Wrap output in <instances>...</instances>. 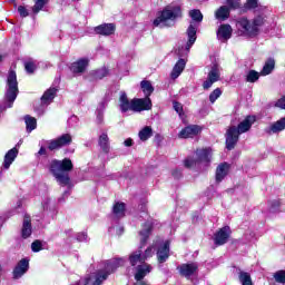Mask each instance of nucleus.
I'll return each instance as SVG.
<instances>
[{
    "label": "nucleus",
    "mask_w": 285,
    "mask_h": 285,
    "mask_svg": "<svg viewBox=\"0 0 285 285\" xmlns=\"http://www.w3.org/2000/svg\"><path fill=\"white\" fill-rule=\"evenodd\" d=\"M124 264H126L124 258H114L111 261H107L104 268L98 269L97 273L87 275L85 278H81L71 285H101L104 282H106V279H108V275L115 273L116 269H118L119 266H124Z\"/></svg>",
    "instance_id": "1"
},
{
    "label": "nucleus",
    "mask_w": 285,
    "mask_h": 285,
    "mask_svg": "<svg viewBox=\"0 0 285 285\" xmlns=\"http://www.w3.org/2000/svg\"><path fill=\"white\" fill-rule=\"evenodd\" d=\"M118 108L122 115L127 112H141L144 110H150L153 108V101L150 98H134L128 99V95L125 91L120 92L118 100Z\"/></svg>",
    "instance_id": "2"
},
{
    "label": "nucleus",
    "mask_w": 285,
    "mask_h": 285,
    "mask_svg": "<svg viewBox=\"0 0 285 285\" xmlns=\"http://www.w3.org/2000/svg\"><path fill=\"white\" fill-rule=\"evenodd\" d=\"M257 119L255 116H247L243 121L238 124V126H229L225 134L226 139V148L227 150H233L235 146H237V141H239V135H244V132H248L255 124Z\"/></svg>",
    "instance_id": "3"
},
{
    "label": "nucleus",
    "mask_w": 285,
    "mask_h": 285,
    "mask_svg": "<svg viewBox=\"0 0 285 285\" xmlns=\"http://www.w3.org/2000/svg\"><path fill=\"white\" fill-rule=\"evenodd\" d=\"M73 165L70 158H65L63 160H51L49 165V170L51 175L57 179L60 186H69L70 185V176L68 173L72 170Z\"/></svg>",
    "instance_id": "4"
},
{
    "label": "nucleus",
    "mask_w": 285,
    "mask_h": 285,
    "mask_svg": "<svg viewBox=\"0 0 285 285\" xmlns=\"http://www.w3.org/2000/svg\"><path fill=\"white\" fill-rule=\"evenodd\" d=\"M189 17L193 19V21L187 29L188 41L185 49L184 47H181L176 50L178 57H186L190 48H193V46L195 45V41H197V24L195 23V21H197L198 23H202V21H204V14H202V11L197 9L189 11Z\"/></svg>",
    "instance_id": "5"
},
{
    "label": "nucleus",
    "mask_w": 285,
    "mask_h": 285,
    "mask_svg": "<svg viewBox=\"0 0 285 285\" xmlns=\"http://www.w3.org/2000/svg\"><path fill=\"white\" fill-rule=\"evenodd\" d=\"M181 17V8L179 6H167L160 14L154 20L157 28H166L173 26L176 19Z\"/></svg>",
    "instance_id": "6"
},
{
    "label": "nucleus",
    "mask_w": 285,
    "mask_h": 285,
    "mask_svg": "<svg viewBox=\"0 0 285 285\" xmlns=\"http://www.w3.org/2000/svg\"><path fill=\"white\" fill-rule=\"evenodd\" d=\"M262 26H264V18H262V16L254 18L253 21L248 20L247 18H240L236 22L238 31L246 37H257Z\"/></svg>",
    "instance_id": "7"
},
{
    "label": "nucleus",
    "mask_w": 285,
    "mask_h": 285,
    "mask_svg": "<svg viewBox=\"0 0 285 285\" xmlns=\"http://www.w3.org/2000/svg\"><path fill=\"white\" fill-rule=\"evenodd\" d=\"M212 157H213V150L210 148L197 149L196 159H193V158L185 159V168H193L194 166H197V164H203L204 166H208V164H210Z\"/></svg>",
    "instance_id": "8"
},
{
    "label": "nucleus",
    "mask_w": 285,
    "mask_h": 285,
    "mask_svg": "<svg viewBox=\"0 0 285 285\" xmlns=\"http://www.w3.org/2000/svg\"><path fill=\"white\" fill-rule=\"evenodd\" d=\"M19 95V82L17 81V72L10 71L7 77V101H9L8 108H12V102Z\"/></svg>",
    "instance_id": "9"
},
{
    "label": "nucleus",
    "mask_w": 285,
    "mask_h": 285,
    "mask_svg": "<svg viewBox=\"0 0 285 285\" xmlns=\"http://www.w3.org/2000/svg\"><path fill=\"white\" fill-rule=\"evenodd\" d=\"M153 255H155L154 247H148L144 254L141 253V249H138L129 256V262H130L131 266H137V264H140V266H142V264H148L145 262H146V259H150V257H153Z\"/></svg>",
    "instance_id": "10"
},
{
    "label": "nucleus",
    "mask_w": 285,
    "mask_h": 285,
    "mask_svg": "<svg viewBox=\"0 0 285 285\" xmlns=\"http://www.w3.org/2000/svg\"><path fill=\"white\" fill-rule=\"evenodd\" d=\"M70 144H72V136H70V134H65L57 139L50 140L48 142V149L59 150V148H63V146H70Z\"/></svg>",
    "instance_id": "11"
},
{
    "label": "nucleus",
    "mask_w": 285,
    "mask_h": 285,
    "mask_svg": "<svg viewBox=\"0 0 285 285\" xmlns=\"http://www.w3.org/2000/svg\"><path fill=\"white\" fill-rule=\"evenodd\" d=\"M219 65L214 63L208 72L206 81L203 83L204 90H208L213 87V83H217L219 81Z\"/></svg>",
    "instance_id": "12"
},
{
    "label": "nucleus",
    "mask_w": 285,
    "mask_h": 285,
    "mask_svg": "<svg viewBox=\"0 0 285 285\" xmlns=\"http://www.w3.org/2000/svg\"><path fill=\"white\" fill-rule=\"evenodd\" d=\"M229 237H230V227L225 226L215 233L214 244L216 246H224V244L228 242Z\"/></svg>",
    "instance_id": "13"
},
{
    "label": "nucleus",
    "mask_w": 285,
    "mask_h": 285,
    "mask_svg": "<svg viewBox=\"0 0 285 285\" xmlns=\"http://www.w3.org/2000/svg\"><path fill=\"white\" fill-rule=\"evenodd\" d=\"M29 268H30V261H28L27 258H22L13 268V272H12L13 279H21V276L26 275Z\"/></svg>",
    "instance_id": "14"
},
{
    "label": "nucleus",
    "mask_w": 285,
    "mask_h": 285,
    "mask_svg": "<svg viewBox=\"0 0 285 285\" xmlns=\"http://www.w3.org/2000/svg\"><path fill=\"white\" fill-rule=\"evenodd\" d=\"M170 257V242L166 240L160 244L157 250V259L159 264H164Z\"/></svg>",
    "instance_id": "15"
},
{
    "label": "nucleus",
    "mask_w": 285,
    "mask_h": 285,
    "mask_svg": "<svg viewBox=\"0 0 285 285\" xmlns=\"http://www.w3.org/2000/svg\"><path fill=\"white\" fill-rule=\"evenodd\" d=\"M202 132V128L197 125L187 126L179 132L178 137L180 139H188L191 137H196V135H199Z\"/></svg>",
    "instance_id": "16"
},
{
    "label": "nucleus",
    "mask_w": 285,
    "mask_h": 285,
    "mask_svg": "<svg viewBox=\"0 0 285 285\" xmlns=\"http://www.w3.org/2000/svg\"><path fill=\"white\" fill-rule=\"evenodd\" d=\"M89 60L86 58L79 59L71 63L70 71L73 75H82V72H86V68H88Z\"/></svg>",
    "instance_id": "17"
},
{
    "label": "nucleus",
    "mask_w": 285,
    "mask_h": 285,
    "mask_svg": "<svg viewBox=\"0 0 285 285\" xmlns=\"http://www.w3.org/2000/svg\"><path fill=\"white\" fill-rule=\"evenodd\" d=\"M233 37V27L230 24H222L217 30L219 41H228Z\"/></svg>",
    "instance_id": "18"
},
{
    "label": "nucleus",
    "mask_w": 285,
    "mask_h": 285,
    "mask_svg": "<svg viewBox=\"0 0 285 285\" xmlns=\"http://www.w3.org/2000/svg\"><path fill=\"white\" fill-rule=\"evenodd\" d=\"M197 263L183 264L179 267V273L183 277H190L197 273Z\"/></svg>",
    "instance_id": "19"
},
{
    "label": "nucleus",
    "mask_w": 285,
    "mask_h": 285,
    "mask_svg": "<svg viewBox=\"0 0 285 285\" xmlns=\"http://www.w3.org/2000/svg\"><path fill=\"white\" fill-rule=\"evenodd\" d=\"M96 35H102L104 37H110V35H115V24L105 23L95 28Z\"/></svg>",
    "instance_id": "20"
},
{
    "label": "nucleus",
    "mask_w": 285,
    "mask_h": 285,
    "mask_svg": "<svg viewBox=\"0 0 285 285\" xmlns=\"http://www.w3.org/2000/svg\"><path fill=\"white\" fill-rule=\"evenodd\" d=\"M17 155H19L17 147H13L4 155L3 168H6V170L12 166V163L17 159Z\"/></svg>",
    "instance_id": "21"
},
{
    "label": "nucleus",
    "mask_w": 285,
    "mask_h": 285,
    "mask_svg": "<svg viewBox=\"0 0 285 285\" xmlns=\"http://www.w3.org/2000/svg\"><path fill=\"white\" fill-rule=\"evenodd\" d=\"M32 235V223L30 220V216H24L21 229V237L23 239H28Z\"/></svg>",
    "instance_id": "22"
},
{
    "label": "nucleus",
    "mask_w": 285,
    "mask_h": 285,
    "mask_svg": "<svg viewBox=\"0 0 285 285\" xmlns=\"http://www.w3.org/2000/svg\"><path fill=\"white\" fill-rule=\"evenodd\" d=\"M126 215V204L124 203H116L112 207V218L114 219H121Z\"/></svg>",
    "instance_id": "23"
},
{
    "label": "nucleus",
    "mask_w": 285,
    "mask_h": 285,
    "mask_svg": "<svg viewBox=\"0 0 285 285\" xmlns=\"http://www.w3.org/2000/svg\"><path fill=\"white\" fill-rule=\"evenodd\" d=\"M184 68H186V60L180 58L171 70V79H177L184 72Z\"/></svg>",
    "instance_id": "24"
},
{
    "label": "nucleus",
    "mask_w": 285,
    "mask_h": 285,
    "mask_svg": "<svg viewBox=\"0 0 285 285\" xmlns=\"http://www.w3.org/2000/svg\"><path fill=\"white\" fill-rule=\"evenodd\" d=\"M230 166L228 165V163H223L220 165H218L217 169H216V181L219 184V181H222L224 179V177H226V175H228V170H229Z\"/></svg>",
    "instance_id": "25"
},
{
    "label": "nucleus",
    "mask_w": 285,
    "mask_h": 285,
    "mask_svg": "<svg viewBox=\"0 0 285 285\" xmlns=\"http://www.w3.org/2000/svg\"><path fill=\"white\" fill-rule=\"evenodd\" d=\"M150 230H153V224L146 223L144 225L142 230L139 232L141 246H144V244L148 242V237L150 236Z\"/></svg>",
    "instance_id": "26"
},
{
    "label": "nucleus",
    "mask_w": 285,
    "mask_h": 285,
    "mask_svg": "<svg viewBox=\"0 0 285 285\" xmlns=\"http://www.w3.org/2000/svg\"><path fill=\"white\" fill-rule=\"evenodd\" d=\"M140 88L145 95V99H150V96L153 95V92H155V88L153 87V83H150V81L148 80H142L140 82Z\"/></svg>",
    "instance_id": "27"
},
{
    "label": "nucleus",
    "mask_w": 285,
    "mask_h": 285,
    "mask_svg": "<svg viewBox=\"0 0 285 285\" xmlns=\"http://www.w3.org/2000/svg\"><path fill=\"white\" fill-rule=\"evenodd\" d=\"M282 130H285V117L271 125L267 132L277 134L282 132Z\"/></svg>",
    "instance_id": "28"
},
{
    "label": "nucleus",
    "mask_w": 285,
    "mask_h": 285,
    "mask_svg": "<svg viewBox=\"0 0 285 285\" xmlns=\"http://www.w3.org/2000/svg\"><path fill=\"white\" fill-rule=\"evenodd\" d=\"M215 17L220 21H226V19L230 17V9H228L226 6H223L215 12Z\"/></svg>",
    "instance_id": "29"
},
{
    "label": "nucleus",
    "mask_w": 285,
    "mask_h": 285,
    "mask_svg": "<svg viewBox=\"0 0 285 285\" xmlns=\"http://www.w3.org/2000/svg\"><path fill=\"white\" fill-rule=\"evenodd\" d=\"M99 146L104 153H108L110 150V142L108 138V134L104 132L99 136Z\"/></svg>",
    "instance_id": "30"
},
{
    "label": "nucleus",
    "mask_w": 285,
    "mask_h": 285,
    "mask_svg": "<svg viewBox=\"0 0 285 285\" xmlns=\"http://www.w3.org/2000/svg\"><path fill=\"white\" fill-rule=\"evenodd\" d=\"M273 70H275V59L269 58L265 62L263 70L261 71V75L263 77H266V75H271V72H273Z\"/></svg>",
    "instance_id": "31"
},
{
    "label": "nucleus",
    "mask_w": 285,
    "mask_h": 285,
    "mask_svg": "<svg viewBox=\"0 0 285 285\" xmlns=\"http://www.w3.org/2000/svg\"><path fill=\"white\" fill-rule=\"evenodd\" d=\"M57 95V88H49L41 97L42 104H50Z\"/></svg>",
    "instance_id": "32"
},
{
    "label": "nucleus",
    "mask_w": 285,
    "mask_h": 285,
    "mask_svg": "<svg viewBox=\"0 0 285 285\" xmlns=\"http://www.w3.org/2000/svg\"><path fill=\"white\" fill-rule=\"evenodd\" d=\"M138 136H139L140 141H148V139H150V137H153V128L149 126L144 127L139 131Z\"/></svg>",
    "instance_id": "33"
},
{
    "label": "nucleus",
    "mask_w": 285,
    "mask_h": 285,
    "mask_svg": "<svg viewBox=\"0 0 285 285\" xmlns=\"http://www.w3.org/2000/svg\"><path fill=\"white\" fill-rule=\"evenodd\" d=\"M238 279L242 285H253V279L250 278V274L247 272H238Z\"/></svg>",
    "instance_id": "34"
},
{
    "label": "nucleus",
    "mask_w": 285,
    "mask_h": 285,
    "mask_svg": "<svg viewBox=\"0 0 285 285\" xmlns=\"http://www.w3.org/2000/svg\"><path fill=\"white\" fill-rule=\"evenodd\" d=\"M24 122L27 126V132H32V130L37 128V119L35 117L26 116Z\"/></svg>",
    "instance_id": "35"
},
{
    "label": "nucleus",
    "mask_w": 285,
    "mask_h": 285,
    "mask_svg": "<svg viewBox=\"0 0 285 285\" xmlns=\"http://www.w3.org/2000/svg\"><path fill=\"white\" fill-rule=\"evenodd\" d=\"M33 1H35V6L32 7V12L33 14H39V12L43 10V6H46V3H48L50 0H33Z\"/></svg>",
    "instance_id": "36"
},
{
    "label": "nucleus",
    "mask_w": 285,
    "mask_h": 285,
    "mask_svg": "<svg viewBox=\"0 0 285 285\" xmlns=\"http://www.w3.org/2000/svg\"><path fill=\"white\" fill-rule=\"evenodd\" d=\"M259 80V72L255 70H249L246 75L245 81L248 83H255V81Z\"/></svg>",
    "instance_id": "37"
},
{
    "label": "nucleus",
    "mask_w": 285,
    "mask_h": 285,
    "mask_svg": "<svg viewBox=\"0 0 285 285\" xmlns=\"http://www.w3.org/2000/svg\"><path fill=\"white\" fill-rule=\"evenodd\" d=\"M227 8L228 10H237L242 8V1L240 0H227Z\"/></svg>",
    "instance_id": "38"
},
{
    "label": "nucleus",
    "mask_w": 285,
    "mask_h": 285,
    "mask_svg": "<svg viewBox=\"0 0 285 285\" xmlns=\"http://www.w3.org/2000/svg\"><path fill=\"white\" fill-rule=\"evenodd\" d=\"M220 97H222V89L216 88V89L209 95V101H210V104H215Z\"/></svg>",
    "instance_id": "39"
},
{
    "label": "nucleus",
    "mask_w": 285,
    "mask_h": 285,
    "mask_svg": "<svg viewBox=\"0 0 285 285\" xmlns=\"http://www.w3.org/2000/svg\"><path fill=\"white\" fill-rule=\"evenodd\" d=\"M92 76L96 79H104V77H108V69L101 68L92 72Z\"/></svg>",
    "instance_id": "40"
},
{
    "label": "nucleus",
    "mask_w": 285,
    "mask_h": 285,
    "mask_svg": "<svg viewBox=\"0 0 285 285\" xmlns=\"http://www.w3.org/2000/svg\"><path fill=\"white\" fill-rule=\"evenodd\" d=\"M274 279L278 284H285V271H278L274 274Z\"/></svg>",
    "instance_id": "41"
},
{
    "label": "nucleus",
    "mask_w": 285,
    "mask_h": 285,
    "mask_svg": "<svg viewBox=\"0 0 285 285\" xmlns=\"http://www.w3.org/2000/svg\"><path fill=\"white\" fill-rule=\"evenodd\" d=\"M258 1L259 0H247L244 6V9L245 10H255V8H257V6H258Z\"/></svg>",
    "instance_id": "42"
},
{
    "label": "nucleus",
    "mask_w": 285,
    "mask_h": 285,
    "mask_svg": "<svg viewBox=\"0 0 285 285\" xmlns=\"http://www.w3.org/2000/svg\"><path fill=\"white\" fill-rule=\"evenodd\" d=\"M31 250L33 253H39V250H43V244L41 243V240H35L31 244Z\"/></svg>",
    "instance_id": "43"
},
{
    "label": "nucleus",
    "mask_w": 285,
    "mask_h": 285,
    "mask_svg": "<svg viewBox=\"0 0 285 285\" xmlns=\"http://www.w3.org/2000/svg\"><path fill=\"white\" fill-rule=\"evenodd\" d=\"M109 233H111V235H124V227L122 226H111L109 228Z\"/></svg>",
    "instance_id": "44"
},
{
    "label": "nucleus",
    "mask_w": 285,
    "mask_h": 285,
    "mask_svg": "<svg viewBox=\"0 0 285 285\" xmlns=\"http://www.w3.org/2000/svg\"><path fill=\"white\" fill-rule=\"evenodd\" d=\"M24 69L29 75H32V72L37 70V65H35L32 61H28L24 63Z\"/></svg>",
    "instance_id": "45"
},
{
    "label": "nucleus",
    "mask_w": 285,
    "mask_h": 285,
    "mask_svg": "<svg viewBox=\"0 0 285 285\" xmlns=\"http://www.w3.org/2000/svg\"><path fill=\"white\" fill-rule=\"evenodd\" d=\"M18 12L20 17H28L30 14V11H28V9L23 6L18 7Z\"/></svg>",
    "instance_id": "46"
},
{
    "label": "nucleus",
    "mask_w": 285,
    "mask_h": 285,
    "mask_svg": "<svg viewBox=\"0 0 285 285\" xmlns=\"http://www.w3.org/2000/svg\"><path fill=\"white\" fill-rule=\"evenodd\" d=\"M173 106H174V110H176L178 115H181V112H184V107L181 106V104L174 101Z\"/></svg>",
    "instance_id": "47"
},
{
    "label": "nucleus",
    "mask_w": 285,
    "mask_h": 285,
    "mask_svg": "<svg viewBox=\"0 0 285 285\" xmlns=\"http://www.w3.org/2000/svg\"><path fill=\"white\" fill-rule=\"evenodd\" d=\"M275 107L285 110V96L275 102Z\"/></svg>",
    "instance_id": "48"
},
{
    "label": "nucleus",
    "mask_w": 285,
    "mask_h": 285,
    "mask_svg": "<svg viewBox=\"0 0 285 285\" xmlns=\"http://www.w3.org/2000/svg\"><path fill=\"white\" fill-rule=\"evenodd\" d=\"M76 239L78 242H87L88 240V235L86 233H78L76 235Z\"/></svg>",
    "instance_id": "49"
},
{
    "label": "nucleus",
    "mask_w": 285,
    "mask_h": 285,
    "mask_svg": "<svg viewBox=\"0 0 285 285\" xmlns=\"http://www.w3.org/2000/svg\"><path fill=\"white\" fill-rule=\"evenodd\" d=\"M174 177L179 178L181 176V171L179 169H176L173 171Z\"/></svg>",
    "instance_id": "50"
},
{
    "label": "nucleus",
    "mask_w": 285,
    "mask_h": 285,
    "mask_svg": "<svg viewBox=\"0 0 285 285\" xmlns=\"http://www.w3.org/2000/svg\"><path fill=\"white\" fill-rule=\"evenodd\" d=\"M124 144H125V146L130 147V146H132V139L128 138L125 140Z\"/></svg>",
    "instance_id": "51"
},
{
    "label": "nucleus",
    "mask_w": 285,
    "mask_h": 285,
    "mask_svg": "<svg viewBox=\"0 0 285 285\" xmlns=\"http://www.w3.org/2000/svg\"><path fill=\"white\" fill-rule=\"evenodd\" d=\"M38 155H46V148L41 147L38 151Z\"/></svg>",
    "instance_id": "52"
},
{
    "label": "nucleus",
    "mask_w": 285,
    "mask_h": 285,
    "mask_svg": "<svg viewBox=\"0 0 285 285\" xmlns=\"http://www.w3.org/2000/svg\"><path fill=\"white\" fill-rule=\"evenodd\" d=\"M63 195H65V197H68V191H65V194H63Z\"/></svg>",
    "instance_id": "53"
},
{
    "label": "nucleus",
    "mask_w": 285,
    "mask_h": 285,
    "mask_svg": "<svg viewBox=\"0 0 285 285\" xmlns=\"http://www.w3.org/2000/svg\"><path fill=\"white\" fill-rule=\"evenodd\" d=\"M98 119L101 121V115L98 116Z\"/></svg>",
    "instance_id": "54"
},
{
    "label": "nucleus",
    "mask_w": 285,
    "mask_h": 285,
    "mask_svg": "<svg viewBox=\"0 0 285 285\" xmlns=\"http://www.w3.org/2000/svg\"><path fill=\"white\" fill-rule=\"evenodd\" d=\"M43 208L46 209V208H48V206L43 205Z\"/></svg>",
    "instance_id": "55"
}]
</instances>
